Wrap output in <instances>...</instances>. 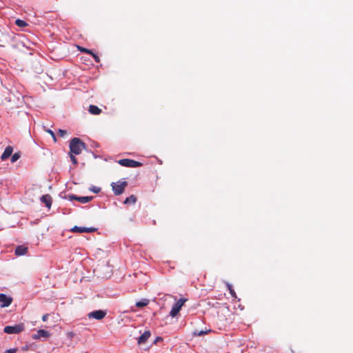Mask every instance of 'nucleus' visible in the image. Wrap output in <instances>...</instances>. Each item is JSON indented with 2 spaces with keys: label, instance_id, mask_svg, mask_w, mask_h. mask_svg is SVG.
Here are the masks:
<instances>
[{
  "label": "nucleus",
  "instance_id": "obj_14",
  "mask_svg": "<svg viewBox=\"0 0 353 353\" xmlns=\"http://www.w3.org/2000/svg\"><path fill=\"white\" fill-rule=\"evenodd\" d=\"M27 252L28 248L23 245H19L15 249L14 253L17 256H22L26 254Z\"/></svg>",
  "mask_w": 353,
  "mask_h": 353
},
{
  "label": "nucleus",
  "instance_id": "obj_9",
  "mask_svg": "<svg viewBox=\"0 0 353 353\" xmlns=\"http://www.w3.org/2000/svg\"><path fill=\"white\" fill-rule=\"evenodd\" d=\"M96 230H97V229L95 228H84V227H78V226H74L72 229V232H79V233H82V232L90 233V232H95Z\"/></svg>",
  "mask_w": 353,
  "mask_h": 353
},
{
  "label": "nucleus",
  "instance_id": "obj_8",
  "mask_svg": "<svg viewBox=\"0 0 353 353\" xmlns=\"http://www.w3.org/2000/svg\"><path fill=\"white\" fill-rule=\"evenodd\" d=\"M70 200H77L81 203H86L92 201L93 196H77L74 194H72L69 196Z\"/></svg>",
  "mask_w": 353,
  "mask_h": 353
},
{
  "label": "nucleus",
  "instance_id": "obj_5",
  "mask_svg": "<svg viewBox=\"0 0 353 353\" xmlns=\"http://www.w3.org/2000/svg\"><path fill=\"white\" fill-rule=\"evenodd\" d=\"M186 301V299H180L176 303H175L172 307L170 315L172 317L176 316Z\"/></svg>",
  "mask_w": 353,
  "mask_h": 353
},
{
  "label": "nucleus",
  "instance_id": "obj_16",
  "mask_svg": "<svg viewBox=\"0 0 353 353\" xmlns=\"http://www.w3.org/2000/svg\"><path fill=\"white\" fill-rule=\"evenodd\" d=\"M137 201V197L134 195V194H132L130 195L129 197H127L125 199V200L124 201V203L125 204H134Z\"/></svg>",
  "mask_w": 353,
  "mask_h": 353
},
{
  "label": "nucleus",
  "instance_id": "obj_10",
  "mask_svg": "<svg viewBox=\"0 0 353 353\" xmlns=\"http://www.w3.org/2000/svg\"><path fill=\"white\" fill-rule=\"evenodd\" d=\"M12 152L13 148L10 145L7 146L1 156V159L5 161L12 155Z\"/></svg>",
  "mask_w": 353,
  "mask_h": 353
},
{
  "label": "nucleus",
  "instance_id": "obj_21",
  "mask_svg": "<svg viewBox=\"0 0 353 353\" xmlns=\"http://www.w3.org/2000/svg\"><path fill=\"white\" fill-rule=\"evenodd\" d=\"M227 288L230 291V294L233 296L234 298H236V292H234V289L232 288V285L230 283H227Z\"/></svg>",
  "mask_w": 353,
  "mask_h": 353
},
{
  "label": "nucleus",
  "instance_id": "obj_28",
  "mask_svg": "<svg viewBox=\"0 0 353 353\" xmlns=\"http://www.w3.org/2000/svg\"><path fill=\"white\" fill-rule=\"evenodd\" d=\"M17 349H9L5 351L4 353H16Z\"/></svg>",
  "mask_w": 353,
  "mask_h": 353
},
{
  "label": "nucleus",
  "instance_id": "obj_30",
  "mask_svg": "<svg viewBox=\"0 0 353 353\" xmlns=\"http://www.w3.org/2000/svg\"><path fill=\"white\" fill-rule=\"evenodd\" d=\"M206 333H207V332L201 331V332H199L198 333L194 332V334L197 335V336H202V335H203V334H205Z\"/></svg>",
  "mask_w": 353,
  "mask_h": 353
},
{
  "label": "nucleus",
  "instance_id": "obj_6",
  "mask_svg": "<svg viewBox=\"0 0 353 353\" xmlns=\"http://www.w3.org/2000/svg\"><path fill=\"white\" fill-rule=\"evenodd\" d=\"M105 315H106L105 311L99 310H95V311L88 313V317L90 319H94L97 320H101L105 316Z\"/></svg>",
  "mask_w": 353,
  "mask_h": 353
},
{
  "label": "nucleus",
  "instance_id": "obj_27",
  "mask_svg": "<svg viewBox=\"0 0 353 353\" xmlns=\"http://www.w3.org/2000/svg\"><path fill=\"white\" fill-rule=\"evenodd\" d=\"M90 54H91L93 57L96 62L99 63L100 61L99 56H97L96 54L92 52V53H90Z\"/></svg>",
  "mask_w": 353,
  "mask_h": 353
},
{
  "label": "nucleus",
  "instance_id": "obj_20",
  "mask_svg": "<svg viewBox=\"0 0 353 353\" xmlns=\"http://www.w3.org/2000/svg\"><path fill=\"white\" fill-rule=\"evenodd\" d=\"M21 157L20 152H16L14 154L12 155L11 157V162L14 163L16 162Z\"/></svg>",
  "mask_w": 353,
  "mask_h": 353
},
{
  "label": "nucleus",
  "instance_id": "obj_7",
  "mask_svg": "<svg viewBox=\"0 0 353 353\" xmlns=\"http://www.w3.org/2000/svg\"><path fill=\"white\" fill-rule=\"evenodd\" d=\"M12 302V298L5 294H0V307H8Z\"/></svg>",
  "mask_w": 353,
  "mask_h": 353
},
{
  "label": "nucleus",
  "instance_id": "obj_17",
  "mask_svg": "<svg viewBox=\"0 0 353 353\" xmlns=\"http://www.w3.org/2000/svg\"><path fill=\"white\" fill-rule=\"evenodd\" d=\"M149 302L150 301L148 299H144L141 301H137L136 303V306L137 307H143L147 306L149 304Z\"/></svg>",
  "mask_w": 353,
  "mask_h": 353
},
{
  "label": "nucleus",
  "instance_id": "obj_24",
  "mask_svg": "<svg viewBox=\"0 0 353 353\" xmlns=\"http://www.w3.org/2000/svg\"><path fill=\"white\" fill-rule=\"evenodd\" d=\"M70 159L73 164L76 165L77 164L78 161L77 158L74 157V154H70Z\"/></svg>",
  "mask_w": 353,
  "mask_h": 353
},
{
  "label": "nucleus",
  "instance_id": "obj_22",
  "mask_svg": "<svg viewBox=\"0 0 353 353\" xmlns=\"http://www.w3.org/2000/svg\"><path fill=\"white\" fill-rule=\"evenodd\" d=\"M46 131L48 134H50V136L52 137V139H53V140H54V141H57V138H56L55 134H54V132L52 130H50V129H48V130H46Z\"/></svg>",
  "mask_w": 353,
  "mask_h": 353
},
{
  "label": "nucleus",
  "instance_id": "obj_12",
  "mask_svg": "<svg viewBox=\"0 0 353 353\" xmlns=\"http://www.w3.org/2000/svg\"><path fill=\"white\" fill-rule=\"evenodd\" d=\"M41 201L45 203L47 208H50L52 205V199L50 195L45 194L41 197Z\"/></svg>",
  "mask_w": 353,
  "mask_h": 353
},
{
  "label": "nucleus",
  "instance_id": "obj_19",
  "mask_svg": "<svg viewBox=\"0 0 353 353\" xmlns=\"http://www.w3.org/2000/svg\"><path fill=\"white\" fill-rule=\"evenodd\" d=\"M15 23L17 26L20 28H24L28 26L27 23L21 19H17Z\"/></svg>",
  "mask_w": 353,
  "mask_h": 353
},
{
  "label": "nucleus",
  "instance_id": "obj_3",
  "mask_svg": "<svg viewBox=\"0 0 353 353\" xmlns=\"http://www.w3.org/2000/svg\"><path fill=\"white\" fill-rule=\"evenodd\" d=\"M111 185L114 194L120 195L124 192L125 188L128 185V183L125 181H117V183H112Z\"/></svg>",
  "mask_w": 353,
  "mask_h": 353
},
{
  "label": "nucleus",
  "instance_id": "obj_11",
  "mask_svg": "<svg viewBox=\"0 0 353 353\" xmlns=\"http://www.w3.org/2000/svg\"><path fill=\"white\" fill-rule=\"evenodd\" d=\"M151 333L150 331H145L138 339L139 344L145 343L150 338Z\"/></svg>",
  "mask_w": 353,
  "mask_h": 353
},
{
  "label": "nucleus",
  "instance_id": "obj_23",
  "mask_svg": "<svg viewBox=\"0 0 353 353\" xmlns=\"http://www.w3.org/2000/svg\"><path fill=\"white\" fill-rule=\"evenodd\" d=\"M58 134L60 137H65L67 134V131L65 130L59 129V131H58Z\"/></svg>",
  "mask_w": 353,
  "mask_h": 353
},
{
  "label": "nucleus",
  "instance_id": "obj_26",
  "mask_svg": "<svg viewBox=\"0 0 353 353\" xmlns=\"http://www.w3.org/2000/svg\"><path fill=\"white\" fill-rule=\"evenodd\" d=\"M79 50H80L81 52H85V53H87V54H90V53H92V51H91L90 50L87 49V48H82V47L81 48V47H79Z\"/></svg>",
  "mask_w": 353,
  "mask_h": 353
},
{
  "label": "nucleus",
  "instance_id": "obj_29",
  "mask_svg": "<svg viewBox=\"0 0 353 353\" xmlns=\"http://www.w3.org/2000/svg\"><path fill=\"white\" fill-rule=\"evenodd\" d=\"M48 317H49V314H45L42 316V321H44V322L48 320Z\"/></svg>",
  "mask_w": 353,
  "mask_h": 353
},
{
  "label": "nucleus",
  "instance_id": "obj_1",
  "mask_svg": "<svg viewBox=\"0 0 353 353\" xmlns=\"http://www.w3.org/2000/svg\"><path fill=\"white\" fill-rule=\"evenodd\" d=\"M85 148V144L80 139L75 137L71 139L70 142V153L78 155Z\"/></svg>",
  "mask_w": 353,
  "mask_h": 353
},
{
  "label": "nucleus",
  "instance_id": "obj_31",
  "mask_svg": "<svg viewBox=\"0 0 353 353\" xmlns=\"http://www.w3.org/2000/svg\"><path fill=\"white\" fill-rule=\"evenodd\" d=\"M32 339H40V336H39V332H37V334H34V335L32 336Z\"/></svg>",
  "mask_w": 353,
  "mask_h": 353
},
{
  "label": "nucleus",
  "instance_id": "obj_18",
  "mask_svg": "<svg viewBox=\"0 0 353 353\" xmlns=\"http://www.w3.org/2000/svg\"><path fill=\"white\" fill-rule=\"evenodd\" d=\"M38 332H39V335L40 338L41 337L48 338L50 336V332L45 330H38Z\"/></svg>",
  "mask_w": 353,
  "mask_h": 353
},
{
  "label": "nucleus",
  "instance_id": "obj_13",
  "mask_svg": "<svg viewBox=\"0 0 353 353\" xmlns=\"http://www.w3.org/2000/svg\"><path fill=\"white\" fill-rule=\"evenodd\" d=\"M10 37L8 34H5L0 31V46L5 47L6 44L8 43V39Z\"/></svg>",
  "mask_w": 353,
  "mask_h": 353
},
{
  "label": "nucleus",
  "instance_id": "obj_4",
  "mask_svg": "<svg viewBox=\"0 0 353 353\" xmlns=\"http://www.w3.org/2000/svg\"><path fill=\"white\" fill-rule=\"evenodd\" d=\"M118 163L121 166L128 168L141 167L143 164L141 162L130 159H122L118 161Z\"/></svg>",
  "mask_w": 353,
  "mask_h": 353
},
{
  "label": "nucleus",
  "instance_id": "obj_15",
  "mask_svg": "<svg viewBox=\"0 0 353 353\" xmlns=\"http://www.w3.org/2000/svg\"><path fill=\"white\" fill-rule=\"evenodd\" d=\"M89 112L94 115H98L101 112V110L94 105H90L89 106Z\"/></svg>",
  "mask_w": 353,
  "mask_h": 353
},
{
  "label": "nucleus",
  "instance_id": "obj_25",
  "mask_svg": "<svg viewBox=\"0 0 353 353\" xmlns=\"http://www.w3.org/2000/svg\"><path fill=\"white\" fill-rule=\"evenodd\" d=\"M90 190L94 193H99L101 191V188L99 187L93 186L90 188Z\"/></svg>",
  "mask_w": 353,
  "mask_h": 353
},
{
  "label": "nucleus",
  "instance_id": "obj_2",
  "mask_svg": "<svg viewBox=\"0 0 353 353\" xmlns=\"http://www.w3.org/2000/svg\"><path fill=\"white\" fill-rule=\"evenodd\" d=\"M25 330L24 325L23 323H19L14 325L13 326L8 325L6 326L3 329L5 333L8 334H19L23 332Z\"/></svg>",
  "mask_w": 353,
  "mask_h": 353
}]
</instances>
